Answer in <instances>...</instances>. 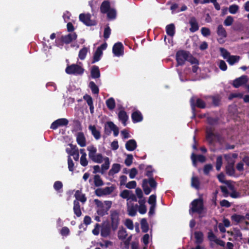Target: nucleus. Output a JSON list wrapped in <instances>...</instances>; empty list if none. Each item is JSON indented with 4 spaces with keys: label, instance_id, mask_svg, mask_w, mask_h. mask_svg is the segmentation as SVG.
<instances>
[{
    "label": "nucleus",
    "instance_id": "nucleus-19",
    "mask_svg": "<svg viewBox=\"0 0 249 249\" xmlns=\"http://www.w3.org/2000/svg\"><path fill=\"white\" fill-rule=\"evenodd\" d=\"M118 116L119 121L123 124H126V122L128 119V116L126 112L124 110H121L119 111Z\"/></svg>",
    "mask_w": 249,
    "mask_h": 249
},
{
    "label": "nucleus",
    "instance_id": "nucleus-10",
    "mask_svg": "<svg viewBox=\"0 0 249 249\" xmlns=\"http://www.w3.org/2000/svg\"><path fill=\"white\" fill-rule=\"evenodd\" d=\"M124 47L121 42H117L114 44L112 48V52L116 56H122L124 54Z\"/></svg>",
    "mask_w": 249,
    "mask_h": 249
},
{
    "label": "nucleus",
    "instance_id": "nucleus-56",
    "mask_svg": "<svg viewBox=\"0 0 249 249\" xmlns=\"http://www.w3.org/2000/svg\"><path fill=\"white\" fill-rule=\"evenodd\" d=\"M243 97V94L242 93H231L229 96V99L231 100L234 98H242Z\"/></svg>",
    "mask_w": 249,
    "mask_h": 249
},
{
    "label": "nucleus",
    "instance_id": "nucleus-49",
    "mask_svg": "<svg viewBox=\"0 0 249 249\" xmlns=\"http://www.w3.org/2000/svg\"><path fill=\"white\" fill-rule=\"evenodd\" d=\"M133 157L132 155L128 154L127 157L124 160V163L127 166H130L133 162Z\"/></svg>",
    "mask_w": 249,
    "mask_h": 249
},
{
    "label": "nucleus",
    "instance_id": "nucleus-5",
    "mask_svg": "<svg viewBox=\"0 0 249 249\" xmlns=\"http://www.w3.org/2000/svg\"><path fill=\"white\" fill-rule=\"evenodd\" d=\"M110 218L109 226L112 227V230L114 231L117 230L120 221L119 213L118 211L111 210L110 211Z\"/></svg>",
    "mask_w": 249,
    "mask_h": 249
},
{
    "label": "nucleus",
    "instance_id": "nucleus-6",
    "mask_svg": "<svg viewBox=\"0 0 249 249\" xmlns=\"http://www.w3.org/2000/svg\"><path fill=\"white\" fill-rule=\"evenodd\" d=\"M190 55L189 52L181 50L178 51L176 54V59L177 61V67L182 66L185 64L186 61L188 60Z\"/></svg>",
    "mask_w": 249,
    "mask_h": 249
},
{
    "label": "nucleus",
    "instance_id": "nucleus-2",
    "mask_svg": "<svg viewBox=\"0 0 249 249\" xmlns=\"http://www.w3.org/2000/svg\"><path fill=\"white\" fill-rule=\"evenodd\" d=\"M224 158L227 161V164L225 166L226 173L229 176H234L235 173V160L231 159L230 154H225Z\"/></svg>",
    "mask_w": 249,
    "mask_h": 249
},
{
    "label": "nucleus",
    "instance_id": "nucleus-64",
    "mask_svg": "<svg viewBox=\"0 0 249 249\" xmlns=\"http://www.w3.org/2000/svg\"><path fill=\"white\" fill-rule=\"evenodd\" d=\"M70 232V230L67 227H63L60 231V234L63 236H68Z\"/></svg>",
    "mask_w": 249,
    "mask_h": 249
},
{
    "label": "nucleus",
    "instance_id": "nucleus-55",
    "mask_svg": "<svg viewBox=\"0 0 249 249\" xmlns=\"http://www.w3.org/2000/svg\"><path fill=\"white\" fill-rule=\"evenodd\" d=\"M208 238L209 241L214 242L218 239L212 230H210L208 233Z\"/></svg>",
    "mask_w": 249,
    "mask_h": 249
},
{
    "label": "nucleus",
    "instance_id": "nucleus-30",
    "mask_svg": "<svg viewBox=\"0 0 249 249\" xmlns=\"http://www.w3.org/2000/svg\"><path fill=\"white\" fill-rule=\"evenodd\" d=\"M106 103V105H107V108L110 110H112L113 109H114L115 108V106H116V103H115V100L113 98L110 97L109 99H108L107 100Z\"/></svg>",
    "mask_w": 249,
    "mask_h": 249
},
{
    "label": "nucleus",
    "instance_id": "nucleus-35",
    "mask_svg": "<svg viewBox=\"0 0 249 249\" xmlns=\"http://www.w3.org/2000/svg\"><path fill=\"white\" fill-rule=\"evenodd\" d=\"M217 34L219 36H220L222 37H226L227 36L226 30L222 25H219L218 26Z\"/></svg>",
    "mask_w": 249,
    "mask_h": 249
},
{
    "label": "nucleus",
    "instance_id": "nucleus-15",
    "mask_svg": "<svg viewBox=\"0 0 249 249\" xmlns=\"http://www.w3.org/2000/svg\"><path fill=\"white\" fill-rule=\"evenodd\" d=\"M131 117L134 124L141 122L143 119L142 113L139 110L134 111L132 113Z\"/></svg>",
    "mask_w": 249,
    "mask_h": 249
},
{
    "label": "nucleus",
    "instance_id": "nucleus-24",
    "mask_svg": "<svg viewBox=\"0 0 249 249\" xmlns=\"http://www.w3.org/2000/svg\"><path fill=\"white\" fill-rule=\"evenodd\" d=\"M73 212L77 216L80 217L82 215L79 202L77 200L73 201Z\"/></svg>",
    "mask_w": 249,
    "mask_h": 249
},
{
    "label": "nucleus",
    "instance_id": "nucleus-7",
    "mask_svg": "<svg viewBox=\"0 0 249 249\" xmlns=\"http://www.w3.org/2000/svg\"><path fill=\"white\" fill-rule=\"evenodd\" d=\"M190 103L194 113H195L196 107L199 108H205L206 107V103L202 99L195 96L191 98Z\"/></svg>",
    "mask_w": 249,
    "mask_h": 249
},
{
    "label": "nucleus",
    "instance_id": "nucleus-25",
    "mask_svg": "<svg viewBox=\"0 0 249 249\" xmlns=\"http://www.w3.org/2000/svg\"><path fill=\"white\" fill-rule=\"evenodd\" d=\"M121 169V165L119 163H114L112 164L111 168L108 172L109 176H113L114 174L118 173Z\"/></svg>",
    "mask_w": 249,
    "mask_h": 249
},
{
    "label": "nucleus",
    "instance_id": "nucleus-57",
    "mask_svg": "<svg viewBox=\"0 0 249 249\" xmlns=\"http://www.w3.org/2000/svg\"><path fill=\"white\" fill-rule=\"evenodd\" d=\"M148 203L151 205H156V195H152L149 196Z\"/></svg>",
    "mask_w": 249,
    "mask_h": 249
},
{
    "label": "nucleus",
    "instance_id": "nucleus-52",
    "mask_svg": "<svg viewBox=\"0 0 249 249\" xmlns=\"http://www.w3.org/2000/svg\"><path fill=\"white\" fill-rule=\"evenodd\" d=\"M220 52L224 59H227L229 56L231 55L230 53L224 48H220Z\"/></svg>",
    "mask_w": 249,
    "mask_h": 249
},
{
    "label": "nucleus",
    "instance_id": "nucleus-4",
    "mask_svg": "<svg viewBox=\"0 0 249 249\" xmlns=\"http://www.w3.org/2000/svg\"><path fill=\"white\" fill-rule=\"evenodd\" d=\"M89 151V157L93 162L101 163L103 161V157L101 154H96L97 149L93 145L89 146L87 148Z\"/></svg>",
    "mask_w": 249,
    "mask_h": 249
},
{
    "label": "nucleus",
    "instance_id": "nucleus-13",
    "mask_svg": "<svg viewBox=\"0 0 249 249\" xmlns=\"http://www.w3.org/2000/svg\"><path fill=\"white\" fill-rule=\"evenodd\" d=\"M220 137L219 135L214 133L213 131L212 125L207 127L206 129V139L212 143L213 141V138H218Z\"/></svg>",
    "mask_w": 249,
    "mask_h": 249
},
{
    "label": "nucleus",
    "instance_id": "nucleus-11",
    "mask_svg": "<svg viewBox=\"0 0 249 249\" xmlns=\"http://www.w3.org/2000/svg\"><path fill=\"white\" fill-rule=\"evenodd\" d=\"M248 80L247 76L242 75L233 81L232 86L235 88H238L245 84L248 82Z\"/></svg>",
    "mask_w": 249,
    "mask_h": 249
},
{
    "label": "nucleus",
    "instance_id": "nucleus-41",
    "mask_svg": "<svg viewBox=\"0 0 249 249\" xmlns=\"http://www.w3.org/2000/svg\"><path fill=\"white\" fill-rule=\"evenodd\" d=\"M88 49L87 47H84L81 49L79 52L78 56L81 60H84L87 54Z\"/></svg>",
    "mask_w": 249,
    "mask_h": 249
},
{
    "label": "nucleus",
    "instance_id": "nucleus-21",
    "mask_svg": "<svg viewBox=\"0 0 249 249\" xmlns=\"http://www.w3.org/2000/svg\"><path fill=\"white\" fill-rule=\"evenodd\" d=\"M91 76L92 78L96 79L100 77V71L97 66L94 65L92 67L90 71Z\"/></svg>",
    "mask_w": 249,
    "mask_h": 249
},
{
    "label": "nucleus",
    "instance_id": "nucleus-43",
    "mask_svg": "<svg viewBox=\"0 0 249 249\" xmlns=\"http://www.w3.org/2000/svg\"><path fill=\"white\" fill-rule=\"evenodd\" d=\"M69 121L66 118L58 119L53 122L51 124H68Z\"/></svg>",
    "mask_w": 249,
    "mask_h": 249
},
{
    "label": "nucleus",
    "instance_id": "nucleus-45",
    "mask_svg": "<svg viewBox=\"0 0 249 249\" xmlns=\"http://www.w3.org/2000/svg\"><path fill=\"white\" fill-rule=\"evenodd\" d=\"M212 103L214 107H218L220 105L221 99L218 96H211Z\"/></svg>",
    "mask_w": 249,
    "mask_h": 249
},
{
    "label": "nucleus",
    "instance_id": "nucleus-3",
    "mask_svg": "<svg viewBox=\"0 0 249 249\" xmlns=\"http://www.w3.org/2000/svg\"><path fill=\"white\" fill-rule=\"evenodd\" d=\"M148 184L153 189H155L157 188L158 184L154 178H150L148 179H143L142 180V187L146 195H149L151 192V189L148 187Z\"/></svg>",
    "mask_w": 249,
    "mask_h": 249
},
{
    "label": "nucleus",
    "instance_id": "nucleus-36",
    "mask_svg": "<svg viewBox=\"0 0 249 249\" xmlns=\"http://www.w3.org/2000/svg\"><path fill=\"white\" fill-rule=\"evenodd\" d=\"M89 87L92 93L95 94H98L99 93V89L93 81H90L89 83Z\"/></svg>",
    "mask_w": 249,
    "mask_h": 249
},
{
    "label": "nucleus",
    "instance_id": "nucleus-40",
    "mask_svg": "<svg viewBox=\"0 0 249 249\" xmlns=\"http://www.w3.org/2000/svg\"><path fill=\"white\" fill-rule=\"evenodd\" d=\"M108 211L107 209H106L105 208V206H103V204H102V206H101L97 210V213L101 216H103L104 215L108 214Z\"/></svg>",
    "mask_w": 249,
    "mask_h": 249
},
{
    "label": "nucleus",
    "instance_id": "nucleus-38",
    "mask_svg": "<svg viewBox=\"0 0 249 249\" xmlns=\"http://www.w3.org/2000/svg\"><path fill=\"white\" fill-rule=\"evenodd\" d=\"M94 183L96 187H100L104 185V182L99 175H96L94 176Z\"/></svg>",
    "mask_w": 249,
    "mask_h": 249
},
{
    "label": "nucleus",
    "instance_id": "nucleus-14",
    "mask_svg": "<svg viewBox=\"0 0 249 249\" xmlns=\"http://www.w3.org/2000/svg\"><path fill=\"white\" fill-rule=\"evenodd\" d=\"M77 35L75 33L69 34L65 36H62L61 37V41L65 44H68L72 41L76 39Z\"/></svg>",
    "mask_w": 249,
    "mask_h": 249
},
{
    "label": "nucleus",
    "instance_id": "nucleus-61",
    "mask_svg": "<svg viewBox=\"0 0 249 249\" xmlns=\"http://www.w3.org/2000/svg\"><path fill=\"white\" fill-rule=\"evenodd\" d=\"M201 32L204 36H208L211 35L210 30L207 27H202L201 29Z\"/></svg>",
    "mask_w": 249,
    "mask_h": 249
},
{
    "label": "nucleus",
    "instance_id": "nucleus-50",
    "mask_svg": "<svg viewBox=\"0 0 249 249\" xmlns=\"http://www.w3.org/2000/svg\"><path fill=\"white\" fill-rule=\"evenodd\" d=\"M128 214L129 216H134L137 214V209L134 206H132L128 208Z\"/></svg>",
    "mask_w": 249,
    "mask_h": 249
},
{
    "label": "nucleus",
    "instance_id": "nucleus-58",
    "mask_svg": "<svg viewBox=\"0 0 249 249\" xmlns=\"http://www.w3.org/2000/svg\"><path fill=\"white\" fill-rule=\"evenodd\" d=\"M111 34V29L109 26H107L104 29V37L105 39H107L109 37Z\"/></svg>",
    "mask_w": 249,
    "mask_h": 249
},
{
    "label": "nucleus",
    "instance_id": "nucleus-27",
    "mask_svg": "<svg viewBox=\"0 0 249 249\" xmlns=\"http://www.w3.org/2000/svg\"><path fill=\"white\" fill-rule=\"evenodd\" d=\"M166 34L170 36H173L175 34V26L173 23L167 25L166 26Z\"/></svg>",
    "mask_w": 249,
    "mask_h": 249
},
{
    "label": "nucleus",
    "instance_id": "nucleus-46",
    "mask_svg": "<svg viewBox=\"0 0 249 249\" xmlns=\"http://www.w3.org/2000/svg\"><path fill=\"white\" fill-rule=\"evenodd\" d=\"M222 157L221 155L218 156L216 158V169L217 171H219L222 165Z\"/></svg>",
    "mask_w": 249,
    "mask_h": 249
},
{
    "label": "nucleus",
    "instance_id": "nucleus-62",
    "mask_svg": "<svg viewBox=\"0 0 249 249\" xmlns=\"http://www.w3.org/2000/svg\"><path fill=\"white\" fill-rule=\"evenodd\" d=\"M130 191L127 190H124L120 193V196L124 199H128Z\"/></svg>",
    "mask_w": 249,
    "mask_h": 249
},
{
    "label": "nucleus",
    "instance_id": "nucleus-32",
    "mask_svg": "<svg viewBox=\"0 0 249 249\" xmlns=\"http://www.w3.org/2000/svg\"><path fill=\"white\" fill-rule=\"evenodd\" d=\"M141 229L143 232L146 233L149 230V225L146 218H142L141 220Z\"/></svg>",
    "mask_w": 249,
    "mask_h": 249
},
{
    "label": "nucleus",
    "instance_id": "nucleus-31",
    "mask_svg": "<svg viewBox=\"0 0 249 249\" xmlns=\"http://www.w3.org/2000/svg\"><path fill=\"white\" fill-rule=\"evenodd\" d=\"M232 221L236 222V224H239L241 221L245 219V216L237 214H234L231 216Z\"/></svg>",
    "mask_w": 249,
    "mask_h": 249
},
{
    "label": "nucleus",
    "instance_id": "nucleus-28",
    "mask_svg": "<svg viewBox=\"0 0 249 249\" xmlns=\"http://www.w3.org/2000/svg\"><path fill=\"white\" fill-rule=\"evenodd\" d=\"M196 239V243L197 244H201L203 241V233L200 231H196L194 233Z\"/></svg>",
    "mask_w": 249,
    "mask_h": 249
},
{
    "label": "nucleus",
    "instance_id": "nucleus-17",
    "mask_svg": "<svg viewBox=\"0 0 249 249\" xmlns=\"http://www.w3.org/2000/svg\"><path fill=\"white\" fill-rule=\"evenodd\" d=\"M191 159L192 160L193 164L195 166H196L197 161L203 163L206 160V158L204 156L202 155H196L194 153H192Z\"/></svg>",
    "mask_w": 249,
    "mask_h": 249
},
{
    "label": "nucleus",
    "instance_id": "nucleus-20",
    "mask_svg": "<svg viewBox=\"0 0 249 249\" xmlns=\"http://www.w3.org/2000/svg\"><path fill=\"white\" fill-rule=\"evenodd\" d=\"M76 141L81 147H84L86 145V139L83 133L79 132L77 135Z\"/></svg>",
    "mask_w": 249,
    "mask_h": 249
},
{
    "label": "nucleus",
    "instance_id": "nucleus-8",
    "mask_svg": "<svg viewBox=\"0 0 249 249\" xmlns=\"http://www.w3.org/2000/svg\"><path fill=\"white\" fill-rule=\"evenodd\" d=\"M68 74L81 75L84 73V69L77 64L68 66L65 69Z\"/></svg>",
    "mask_w": 249,
    "mask_h": 249
},
{
    "label": "nucleus",
    "instance_id": "nucleus-42",
    "mask_svg": "<svg viewBox=\"0 0 249 249\" xmlns=\"http://www.w3.org/2000/svg\"><path fill=\"white\" fill-rule=\"evenodd\" d=\"M154 169L152 168L151 165H148L145 168V175L150 178H153V173L154 172Z\"/></svg>",
    "mask_w": 249,
    "mask_h": 249
},
{
    "label": "nucleus",
    "instance_id": "nucleus-59",
    "mask_svg": "<svg viewBox=\"0 0 249 249\" xmlns=\"http://www.w3.org/2000/svg\"><path fill=\"white\" fill-rule=\"evenodd\" d=\"M63 187V184L60 181H56L54 183L53 188L56 191L59 192Z\"/></svg>",
    "mask_w": 249,
    "mask_h": 249
},
{
    "label": "nucleus",
    "instance_id": "nucleus-51",
    "mask_svg": "<svg viewBox=\"0 0 249 249\" xmlns=\"http://www.w3.org/2000/svg\"><path fill=\"white\" fill-rule=\"evenodd\" d=\"M213 165L211 164H207L204 166L203 172L205 175H209L210 172L213 169Z\"/></svg>",
    "mask_w": 249,
    "mask_h": 249
},
{
    "label": "nucleus",
    "instance_id": "nucleus-26",
    "mask_svg": "<svg viewBox=\"0 0 249 249\" xmlns=\"http://www.w3.org/2000/svg\"><path fill=\"white\" fill-rule=\"evenodd\" d=\"M89 129L95 139L99 140L101 138L100 132L96 129L95 125H89Z\"/></svg>",
    "mask_w": 249,
    "mask_h": 249
},
{
    "label": "nucleus",
    "instance_id": "nucleus-39",
    "mask_svg": "<svg viewBox=\"0 0 249 249\" xmlns=\"http://www.w3.org/2000/svg\"><path fill=\"white\" fill-rule=\"evenodd\" d=\"M127 236V233L125 229L122 228L119 230L118 232V237L119 239L124 240L126 238Z\"/></svg>",
    "mask_w": 249,
    "mask_h": 249
},
{
    "label": "nucleus",
    "instance_id": "nucleus-60",
    "mask_svg": "<svg viewBox=\"0 0 249 249\" xmlns=\"http://www.w3.org/2000/svg\"><path fill=\"white\" fill-rule=\"evenodd\" d=\"M125 226L129 230H133L134 228V225L132 220L127 219L125 222Z\"/></svg>",
    "mask_w": 249,
    "mask_h": 249
},
{
    "label": "nucleus",
    "instance_id": "nucleus-54",
    "mask_svg": "<svg viewBox=\"0 0 249 249\" xmlns=\"http://www.w3.org/2000/svg\"><path fill=\"white\" fill-rule=\"evenodd\" d=\"M68 164L69 171L73 172L74 170V164L70 156H69L68 158Z\"/></svg>",
    "mask_w": 249,
    "mask_h": 249
},
{
    "label": "nucleus",
    "instance_id": "nucleus-44",
    "mask_svg": "<svg viewBox=\"0 0 249 249\" xmlns=\"http://www.w3.org/2000/svg\"><path fill=\"white\" fill-rule=\"evenodd\" d=\"M106 13L107 14V17L108 18L110 19H113L116 18V12L115 9H110Z\"/></svg>",
    "mask_w": 249,
    "mask_h": 249
},
{
    "label": "nucleus",
    "instance_id": "nucleus-53",
    "mask_svg": "<svg viewBox=\"0 0 249 249\" xmlns=\"http://www.w3.org/2000/svg\"><path fill=\"white\" fill-rule=\"evenodd\" d=\"M233 22V18L231 16H229L225 19V20L224 21V24L225 26H231Z\"/></svg>",
    "mask_w": 249,
    "mask_h": 249
},
{
    "label": "nucleus",
    "instance_id": "nucleus-23",
    "mask_svg": "<svg viewBox=\"0 0 249 249\" xmlns=\"http://www.w3.org/2000/svg\"><path fill=\"white\" fill-rule=\"evenodd\" d=\"M110 4L108 1L105 0L102 2L100 6V11L103 14H106L110 9Z\"/></svg>",
    "mask_w": 249,
    "mask_h": 249
},
{
    "label": "nucleus",
    "instance_id": "nucleus-22",
    "mask_svg": "<svg viewBox=\"0 0 249 249\" xmlns=\"http://www.w3.org/2000/svg\"><path fill=\"white\" fill-rule=\"evenodd\" d=\"M74 196L76 198L75 200L81 201L82 203H84L87 201V197L85 194L81 193L80 190H77L74 194Z\"/></svg>",
    "mask_w": 249,
    "mask_h": 249
},
{
    "label": "nucleus",
    "instance_id": "nucleus-12",
    "mask_svg": "<svg viewBox=\"0 0 249 249\" xmlns=\"http://www.w3.org/2000/svg\"><path fill=\"white\" fill-rule=\"evenodd\" d=\"M111 230H112V227L109 226V221L105 222L101 229V235L103 237H107L110 233Z\"/></svg>",
    "mask_w": 249,
    "mask_h": 249
},
{
    "label": "nucleus",
    "instance_id": "nucleus-33",
    "mask_svg": "<svg viewBox=\"0 0 249 249\" xmlns=\"http://www.w3.org/2000/svg\"><path fill=\"white\" fill-rule=\"evenodd\" d=\"M191 185L196 190L200 188V181L197 177H193L191 178Z\"/></svg>",
    "mask_w": 249,
    "mask_h": 249
},
{
    "label": "nucleus",
    "instance_id": "nucleus-1",
    "mask_svg": "<svg viewBox=\"0 0 249 249\" xmlns=\"http://www.w3.org/2000/svg\"><path fill=\"white\" fill-rule=\"evenodd\" d=\"M191 207L189 210V213H197L200 218H202L204 215L201 214L203 213L205 209L203 199L202 198H199L193 200L191 203Z\"/></svg>",
    "mask_w": 249,
    "mask_h": 249
},
{
    "label": "nucleus",
    "instance_id": "nucleus-16",
    "mask_svg": "<svg viewBox=\"0 0 249 249\" xmlns=\"http://www.w3.org/2000/svg\"><path fill=\"white\" fill-rule=\"evenodd\" d=\"M189 23L191 26L189 29L191 32L194 33L198 30L199 25L195 17H191L189 20Z\"/></svg>",
    "mask_w": 249,
    "mask_h": 249
},
{
    "label": "nucleus",
    "instance_id": "nucleus-37",
    "mask_svg": "<svg viewBox=\"0 0 249 249\" xmlns=\"http://www.w3.org/2000/svg\"><path fill=\"white\" fill-rule=\"evenodd\" d=\"M105 162L101 165V172L103 174L104 172L108 169L109 167V159L108 157H106L104 159Z\"/></svg>",
    "mask_w": 249,
    "mask_h": 249
},
{
    "label": "nucleus",
    "instance_id": "nucleus-9",
    "mask_svg": "<svg viewBox=\"0 0 249 249\" xmlns=\"http://www.w3.org/2000/svg\"><path fill=\"white\" fill-rule=\"evenodd\" d=\"M79 18L80 21L87 26H94L97 24V22L95 20L91 19V15L90 14H80L79 16Z\"/></svg>",
    "mask_w": 249,
    "mask_h": 249
},
{
    "label": "nucleus",
    "instance_id": "nucleus-48",
    "mask_svg": "<svg viewBox=\"0 0 249 249\" xmlns=\"http://www.w3.org/2000/svg\"><path fill=\"white\" fill-rule=\"evenodd\" d=\"M70 146H71V149L69 150L68 148L66 149L67 152L71 156L73 155V153H76V152H79L78 148L76 147V145H73L72 144H70Z\"/></svg>",
    "mask_w": 249,
    "mask_h": 249
},
{
    "label": "nucleus",
    "instance_id": "nucleus-29",
    "mask_svg": "<svg viewBox=\"0 0 249 249\" xmlns=\"http://www.w3.org/2000/svg\"><path fill=\"white\" fill-rule=\"evenodd\" d=\"M103 55V51L100 50V49H96L95 52L94 53L93 56V59L92 61V63H95L96 62L99 61L101 57Z\"/></svg>",
    "mask_w": 249,
    "mask_h": 249
},
{
    "label": "nucleus",
    "instance_id": "nucleus-47",
    "mask_svg": "<svg viewBox=\"0 0 249 249\" xmlns=\"http://www.w3.org/2000/svg\"><path fill=\"white\" fill-rule=\"evenodd\" d=\"M239 6L236 4H232L230 6L229 8V12L231 14H236L239 10Z\"/></svg>",
    "mask_w": 249,
    "mask_h": 249
},
{
    "label": "nucleus",
    "instance_id": "nucleus-18",
    "mask_svg": "<svg viewBox=\"0 0 249 249\" xmlns=\"http://www.w3.org/2000/svg\"><path fill=\"white\" fill-rule=\"evenodd\" d=\"M137 142L134 139L128 140L125 143V148L129 151H134L137 148Z\"/></svg>",
    "mask_w": 249,
    "mask_h": 249
},
{
    "label": "nucleus",
    "instance_id": "nucleus-63",
    "mask_svg": "<svg viewBox=\"0 0 249 249\" xmlns=\"http://www.w3.org/2000/svg\"><path fill=\"white\" fill-rule=\"evenodd\" d=\"M80 164L82 166H86L88 164V161L87 160L85 154L81 155L80 158Z\"/></svg>",
    "mask_w": 249,
    "mask_h": 249
},
{
    "label": "nucleus",
    "instance_id": "nucleus-34",
    "mask_svg": "<svg viewBox=\"0 0 249 249\" xmlns=\"http://www.w3.org/2000/svg\"><path fill=\"white\" fill-rule=\"evenodd\" d=\"M240 56L238 55H230L227 59V62L231 65H233L239 61Z\"/></svg>",
    "mask_w": 249,
    "mask_h": 249
}]
</instances>
